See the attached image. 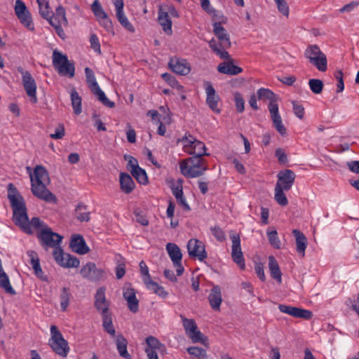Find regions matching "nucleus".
<instances>
[{
  "mask_svg": "<svg viewBox=\"0 0 359 359\" xmlns=\"http://www.w3.org/2000/svg\"><path fill=\"white\" fill-rule=\"evenodd\" d=\"M27 170L30 172L31 191L33 195L46 202L56 203V196L47 188V185L50 184V178L46 168L42 165H36L33 173L30 172L29 167Z\"/></svg>",
  "mask_w": 359,
  "mask_h": 359,
  "instance_id": "nucleus-1",
  "label": "nucleus"
},
{
  "mask_svg": "<svg viewBox=\"0 0 359 359\" xmlns=\"http://www.w3.org/2000/svg\"><path fill=\"white\" fill-rule=\"evenodd\" d=\"M8 198L13 208V220L27 233H32L29 229V219L25 201L13 184L8 185Z\"/></svg>",
  "mask_w": 359,
  "mask_h": 359,
  "instance_id": "nucleus-2",
  "label": "nucleus"
},
{
  "mask_svg": "<svg viewBox=\"0 0 359 359\" xmlns=\"http://www.w3.org/2000/svg\"><path fill=\"white\" fill-rule=\"evenodd\" d=\"M257 97L261 100H269V111L276 130L282 136L287 135V129L283 124L282 118L278 111V105L277 103V97L270 89L261 88L257 90Z\"/></svg>",
  "mask_w": 359,
  "mask_h": 359,
  "instance_id": "nucleus-3",
  "label": "nucleus"
},
{
  "mask_svg": "<svg viewBox=\"0 0 359 359\" xmlns=\"http://www.w3.org/2000/svg\"><path fill=\"white\" fill-rule=\"evenodd\" d=\"M180 168L184 176L194 178L203 175L208 166L203 158L192 156L181 161Z\"/></svg>",
  "mask_w": 359,
  "mask_h": 359,
  "instance_id": "nucleus-4",
  "label": "nucleus"
},
{
  "mask_svg": "<svg viewBox=\"0 0 359 359\" xmlns=\"http://www.w3.org/2000/svg\"><path fill=\"white\" fill-rule=\"evenodd\" d=\"M36 237L39 241L40 245L45 250L53 248V252L60 249V244L62 241L63 236L53 232L50 227L44 226L36 233Z\"/></svg>",
  "mask_w": 359,
  "mask_h": 359,
  "instance_id": "nucleus-5",
  "label": "nucleus"
},
{
  "mask_svg": "<svg viewBox=\"0 0 359 359\" xmlns=\"http://www.w3.org/2000/svg\"><path fill=\"white\" fill-rule=\"evenodd\" d=\"M53 65L61 76H69L70 78L74 76V64L69 61L67 55L57 50L53 52Z\"/></svg>",
  "mask_w": 359,
  "mask_h": 359,
  "instance_id": "nucleus-6",
  "label": "nucleus"
},
{
  "mask_svg": "<svg viewBox=\"0 0 359 359\" xmlns=\"http://www.w3.org/2000/svg\"><path fill=\"white\" fill-rule=\"evenodd\" d=\"M305 57L309 62L320 72H324L327 68V57L317 45L309 46L305 50Z\"/></svg>",
  "mask_w": 359,
  "mask_h": 359,
  "instance_id": "nucleus-7",
  "label": "nucleus"
},
{
  "mask_svg": "<svg viewBox=\"0 0 359 359\" xmlns=\"http://www.w3.org/2000/svg\"><path fill=\"white\" fill-rule=\"evenodd\" d=\"M50 333L51 337L49 340V345L57 355L66 357L69 351L67 341L63 338L55 325L50 327Z\"/></svg>",
  "mask_w": 359,
  "mask_h": 359,
  "instance_id": "nucleus-8",
  "label": "nucleus"
},
{
  "mask_svg": "<svg viewBox=\"0 0 359 359\" xmlns=\"http://www.w3.org/2000/svg\"><path fill=\"white\" fill-rule=\"evenodd\" d=\"M232 241L231 246V257L233 261L239 266L242 270L245 269V264L243 257V254L241 247V238L238 233H232L230 235Z\"/></svg>",
  "mask_w": 359,
  "mask_h": 359,
  "instance_id": "nucleus-9",
  "label": "nucleus"
},
{
  "mask_svg": "<svg viewBox=\"0 0 359 359\" xmlns=\"http://www.w3.org/2000/svg\"><path fill=\"white\" fill-rule=\"evenodd\" d=\"M53 255L55 262L62 267L76 268L79 266V260L76 257H73L69 254L64 253L62 248L56 250L55 252H53Z\"/></svg>",
  "mask_w": 359,
  "mask_h": 359,
  "instance_id": "nucleus-10",
  "label": "nucleus"
},
{
  "mask_svg": "<svg viewBox=\"0 0 359 359\" xmlns=\"http://www.w3.org/2000/svg\"><path fill=\"white\" fill-rule=\"evenodd\" d=\"M187 250L189 257L197 258L200 261L207 258L205 245L198 239H191L187 243Z\"/></svg>",
  "mask_w": 359,
  "mask_h": 359,
  "instance_id": "nucleus-11",
  "label": "nucleus"
},
{
  "mask_svg": "<svg viewBox=\"0 0 359 359\" xmlns=\"http://www.w3.org/2000/svg\"><path fill=\"white\" fill-rule=\"evenodd\" d=\"M80 273L83 278L90 281H98L102 278L104 271L97 268L95 263L88 262L81 268Z\"/></svg>",
  "mask_w": 359,
  "mask_h": 359,
  "instance_id": "nucleus-12",
  "label": "nucleus"
},
{
  "mask_svg": "<svg viewBox=\"0 0 359 359\" xmlns=\"http://www.w3.org/2000/svg\"><path fill=\"white\" fill-rule=\"evenodd\" d=\"M15 12L20 22L27 27L33 29L32 18L29 11L21 0L15 1Z\"/></svg>",
  "mask_w": 359,
  "mask_h": 359,
  "instance_id": "nucleus-13",
  "label": "nucleus"
},
{
  "mask_svg": "<svg viewBox=\"0 0 359 359\" xmlns=\"http://www.w3.org/2000/svg\"><path fill=\"white\" fill-rule=\"evenodd\" d=\"M277 177L278 181L276 185H279L280 188L284 189L285 191H288L292 188L294 182L296 175L292 170L285 169L280 171L277 175Z\"/></svg>",
  "mask_w": 359,
  "mask_h": 359,
  "instance_id": "nucleus-14",
  "label": "nucleus"
},
{
  "mask_svg": "<svg viewBox=\"0 0 359 359\" xmlns=\"http://www.w3.org/2000/svg\"><path fill=\"white\" fill-rule=\"evenodd\" d=\"M278 309L282 313H287L295 318L309 320L313 316L312 312L311 311L294 306L280 304L278 306Z\"/></svg>",
  "mask_w": 359,
  "mask_h": 359,
  "instance_id": "nucleus-15",
  "label": "nucleus"
},
{
  "mask_svg": "<svg viewBox=\"0 0 359 359\" xmlns=\"http://www.w3.org/2000/svg\"><path fill=\"white\" fill-rule=\"evenodd\" d=\"M213 32L219 40V47L222 49H227L231 47L229 35L226 30L222 26L220 22H215L212 25Z\"/></svg>",
  "mask_w": 359,
  "mask_h": 359,
  "instance_id": "nucleus-16",
  "label": "nucleus"
},
{
  "mask_svg": "<svg viewBox=\"0 0 359 359\" xmlns=\"http://www.w3.org/2000/svg\"><path fill=\"white\" fill-rule=\"evenodd\" d=\"M203 86L207 95L206 103L208 107L215 112L220 113V109L217 107L219 97L216 94V91L210 81H204Z\"/></svg>",
  "mask_w": 359,
  "mask_h": 359,
  "instance_id": "nucleus-17",
  "label": "nucleus"
},
{
  "mask_svg": "<svg viewBox=\"0 0 359 359\" xmlns=\"http://www.w3.org/2000/svg\"><path fill=\"white\" fill-rule=\"evenodd\" d=\"M109 302L105 297V288L102 287L97 289L95 295L94 306L95 309L101 313H107L109 311Z\"/></svg>",
  "mask_w": 359,
  "mask_h": 359,
  "instance_id": "nucleus-18",
  "label": "nucleus"
},
{
  "mask_svg": "<svg viewBox=\"0 0 359 359\" xmlns=\"http://www.w3.org/2000/svg\"><path fill=\"white\" fill-rule=\"evenodd\" d=\"M123 295L129 310L134 313H137L139 309V300L136 297L135 289L131 287H124Z\"/></svg>",
  "mask_w": 359,
  "mask_h": 359,
  "instance_id": "nucleus-19",
  "label": "nucleus"
},
{
  "mask_svg": "<svg viewBox=\"0 0 359 359\" xmlns=\"http://www.w3.org/2000/svg\"><path fill=\"white\" fill-rule=\"evenodd\" d=\"M24 89L32 103L37 102L36 83L32 75L27 76L22 79Z\"/></svg>",
  "mask_w": 359,
  "mask_h": 359,
  "instance_id": "nucleus-20",
  "label": "nucleus"
},
{
  "mask_svg": "<svg viewBox=\"0 0 359 359\" xmlns=\"http://www.w3.org/2000/svg\"><path fill=\"white\" fill-rule=\"evenodd\" d=\"M169 67L172 72L180 75H187L190 72V67L185 60L179 58H171L169 63Z\"/></svg>",
  "mask_w": 359,
  "mask_h": 359,
  "instance_id": "nucleus-21",
  "label": "nucleus"
},
{
  "mask_svg": "<svg viewBox=\"0 0 359 359\" xmlns=\"http://www.w3.org/2000/svg\"><path fill=\"white\" fill-rule=\"evenodd\" d=\"M69 247L74 252L79 255H85L90 250L83 236L81 235H73L72 236Z\"/></svg>",
  "mask_w": 359,
  "mask_h": 359,
  "instance_id": "nucleus-22",
  "label": "nucleus"
},
{
  "mask_svg": "<svg viewBox=\"0 0 359 359\" xmlns=\"http://www.w3.org/2000/svg\"><path fill=\"white\" fill-rule=\"evenodd\" d=\"M158 21L162 27L164 32L168 35H171L172 33V21L170 18V16L165 11H164L163 7L161 5L158 6Z\"/></svg>",
  "mask_w": 359,
  "mask_h": 359,
  "instance_id": "nucleus-23",
  "label": "nucleus"
},
{
  "mask_svg": "<svg viewBox=\"0 0 359 359\" xmlns=\"http://www.w3.org/2000/svg\"><path fill=\"white\" fill-rule=\"evenodd\" d=\"M208 300L212 309L214 311H219L220 305L222 302L221 288L218 286H214L208 296Z\"/></svg>",
  "mask_w": 359,
  "mask_h": 359,
  "instance_id": "nucleus-24",
  "label": "nucleus"
},
{
  "mask_svg": "<svg viewBox=\"0 0 359 359\" xmlns=\"http://www.w3.org/2000/svg\"><path fill=\"white\" fill-rule=\"evenodd\" d=\"M217 70L220 73L229 75H237L243 71L242 68L233 65L232 60L220 63Z\"/></svg>",
  "mask_w": 359,
  "mask_h": 359,
  "instance_id": "nucleus-25",
  "label": "nucleus"
},
{
  "mask_svg": "<svg viewBox=\"0 0 359 359\" xmlns=\"http://www.w3.org/2000/svg\"><path fill=\"white\" fill-rule=\"evenodd\" d=\"M121 191L128 194L135 189V184L131 176L126 172H121L119 177Z\"/></svg>",
  "mask_w": 359,
  "mask_h": 359,
  "instance_id": "nucleus-26",
  "label": "nucleus"
},
{
  "mask_svg": "<svg viewBox=\"0 0 359 359\" xmlns=\"http://www.w3.org/2000/svg\"><path fill=\"white\" fill-rule=\"evenodd\" d=\"M92 11L94 15L100 20H105V28L109 29L111 28V22L108 19L107 13L103 10L98 0H95L92 4Z\"/></svg>",
  "mask_w": 359,
  "mask_h": 359,
  "instance_id": "nucleus-27",
  "label": "nucleus"
},
{
  "mask_svg": "<svg viewBox=\"0 0 359 359\" xmlns=\"http://www.w3.org/2000/svg\"><path fill=\"white\" fill-rule=\"evenodd\" d=\"M292 234L295 237V242L297 245V251L302 257L305 255V250L307 245V240L306 236L302 232L297 229L292 231Z\"/></svg>",
  "mask_w": 359,
  "mask_h": 359,
  "instance_id": "nucleus-28",
  "label": "nucleus"
},
{
  "mask_svg": "<svg viewBox=\"0 0 359 359\" xmlns=\"http://www.w3.org/2000/svg\"><path fill=\"white\" fill-rule=\"evenodd\" d=\"M27 255L30 257V264L34 271L35 275L38 278L42 280H45V278L43 277V272L40 266L39 259L37 253L34 250H29L27 252Z\"/></svg>",
  "mask_w": 359,
  "mask_h": 359,
  "instance_id": "nucleus-29",
  "label": "nucleus"
},
{
  "mask_svg": "<svg viewBox=\"0 0 359 359\" xmlns=\"http://www.w3.org/2000/svg\"><path fill=\"white\" fill-rule=\"evenodd\" d=\"M115 342L119 355L126 359H131V355L127 351L128 341L126 339L120 334L116 336Z\"/></svg>",
  "mask_w": 359,
  "mask_h": 359,
  "instance_id": "nucleus-30",
  "label": "nucleus"
},
{
  "mask_svg": "<svg viewBox=\"0 0 359 359\" xmlns=\"http://www.w3.org/2000/svg\"><path fill=\"white\" fill-rule=\"evenodd\" d=\"M269 268L271 276L273 279H275L278 283H281L282 273L280 270L278 263L273 256H270L269 257Z\"/></svg>",
  "mask_w": 359,
  "mask_h": 359,
  "instance_id": "nucleus-31",
  "label": "nucleus"
},
{
  "mask_svg": "<svg viewBox=\"0 0 359 359\" xmlns=\"http://www.w3.org/2000/svg\"><path fill=\"white\" fill-rule=\"evenodd\" d=\"M166 250L173 264H177L182 262V255L180 248L176 244L172 243H167Z\"/></svg>",
  "mask_w": 359,
  "mask_h": 359,
  "instance_id": "nucleus-32",
  "label": "nucleus"
},
{
  "mask_svg": "<svg viewBox=\"0 0 359 359\" xmlns=\"http://www.w3.org/2000/svg\"><path fill=\"white\" fill-rule=\"evenodd\" d=\"M192 148L189 149L188 154L194 155L193 156H199L203 158L204 156H209L206 152V147L203 142L196 140Z\"/></svg>",
  "mask_w": 359,
  "mask_h": 359,
  "instance_id": "nucleus-33",
  "label": "nucleus"
},
{
  "mask_svg": "<svg viewBox=\"0 0 359 359\" xmlns=\"http://www.w3.org/2000/svg\"><path fill=\"white\" fill-rule=\"evenodd\" d=\"M0 287L2 288L6 293L9 294L15 295L16 294V292L11 286L9 278L5 271L0 273Z\"/></svg>",
  "mask_w": 359,
  "mask_h": 359,
  "instance_id": "nucleus-34",
  "label": "nucleus"
},
{
  "mask_svg": "<svg viewBox=\"0 0 359 359\" xmlns=\"http://www.w3.org/2000/svg\"><path fill=\"white\" fill-rule=\"evenodd\" d=\"M71 101L74 114H80L82 111L81 97L74 88L71 90Z\"/></svg>",
  "mask_w": 359,
  "mask_h": 359,
  "instance_id": "nucleus-35",
  "label": "nucleus"
},
{
  "mask_svg": "<svg viewBox=\"0 0 359 359\" xmlns=\"http://www.w3.org/2000/svg\"><path fill=\"white\" fill-rule=\"evenodd\" d=\"M146 343L147 347L146 348H151L152 350L156 351V349L165 352L166 348L163 344H162L158 339L153 336H149L146 338Z\"/></svg>",
  "mask_w": 359,
  "mask_h": 359,
  "instance_id": "nucleus-36",
  "label": "nucleus"
},
{
  "mask_svg": "<svg viewBox=\"0 0 359 359\" xmlns=\"http://www.w3.org/2000/svg\"><path fill=\"white\" fill-rule=\"evenodd\" d=\"M97 97V99L106 107L113 108L114 107V102L110 101L105 95L104 93L101 90L100 86L93 89L91 90Z\"/></svg>",
  "mask_w": 359,
  "mask_h": 359,
  "instance_id": "nucleus-37",
  "label": "nucleus"
},
{
  "mask_svg": "<svg viewBox=\"0 0 359 359\" xmlns=\"http://www.w3.org/2000/svg\"><path fill=\"white\" fill-rule=\"evenodd\" d=\"M97 97V99L106 107L113 108L114 107V102L110 101L105 95L104 93L101 90L100 86L93 89L91 90Z\"/></svg>",
  "mask_w": 359,
  "mask_h": 359,
  "instance_id": "nucleus-38",
  "label": "nucleus"
},
{
  "mask_svg": "<svg viewBox=\"0 0 359 359\" xmlns=\"http://www.w3.org/2000/svg\"><path fill=\"white\" fill-rule=\"evenodd\" d=\"M187 352L191 355V359H207V352L205 349L197 346L187 348Z\"/></svg>",
  "mask_w": 359,
  "mask_h": 359,
  "instance_id": "nucleus-39",
  "label": "nucleus"
},
{
  "mask_svg": "<svg viewBox=\"0 0 359 359\" xmlns=\"http://www.w3.org/2000/svg\"><path fill=\"white\" fill-rule=\"evenodd\" d=\"M274 191V198L276 201L281 206H286L288 204V201L284 193L285 190L280 188L279 185H276Z\"/></svg>",
  "mask_w": 359,
  "mask_h": 359,
  "instance_id": "nucleus-40",
  "label": "nucleus"
},
{
  "mask_svg": "<svg viewBox=\"0 0 359 359\" xmlns=\"http://www.w3.org/2000/svg\"><path fill=\"white\" fill-rule=\"evenodd\" d=\"M51 18L53 19L55 22L62 24L65 26H67L68 24L65 10L62 6L57 8L55 15L53 17L51 15Z\"/></svg>",
  "mask_w": 359,
  "mask_h": 359,
  "instance_id": "nucleus-41",
  "label": "nucleus"
},
{
  "mask_svg": "<svg viewBox=\"0 0 359 359\" xmlns=\"http://www.w3.org/2000/svg\"><path fill=\"white\" fill-rule=\"evenodd\" d=\"M87 206L84 204L80 203L79 204L75 210L76 212V217L80 222H88L90 220V213L88 212H82L83 210H86Z\"/></svg>",
  "mask_w": 359,
  "mask_h": 359,
  "instance_id": "nucleus-42",
  "label": "nucleus"
},
{
  "mask_svg": "<svg viewBox=\"0 0 359 359\" xmlns=\"http://www.w3.org/2000/svg\"><path fill=\"white\" fill-rule=\"evenodd\" d=\"M130 172L139 183L142 184L147 183L148 177L144 169L141 168L140 167L137 168H136V169L132 170Z\"/></svg>",
  "mask_w": 359,
  "mask_h": 359,
  "instance_id": "nucleus-43",
  "label": "nucleus"
},
{
  "mask_svg": "<svg viewBox=\"0 0 359 359\" xmlns=\"http://www.w3.org/2000/svg\"><path fill=\"white\" fill-rule=\"evenodd\" d=\"M187 336L191 339L194 343H201L204 345H207L206 343L208 341V339L206 337L203 335V334L198 330V327L196 328L193 332H190Z\"/></svg>",
  "mask_w": 359,
  "mask_h": 359,
  "instance_id": "nucleus-44",
  "label": "nucleus"
},
{
  "mask_svg": "<svg viewBox=\"0 0 359 359\" xmlns=\"http://www.w3.org/2000/svg\"><path fill=\"white\" fill-rule=\"evenodd\" d=\"M71 297V293L69 289L67 287H63L60 294V306L62 311H65L69 306V300Z\"/></svg>",
  "mask_w": 359,
  "mask_h": 359,
  "instance_id": "nucleus-45",
  "label": "nucleus"
},
{
  "mask_svg": "<svg viewBox=\"0 0 359 359\" xmlns=\"http://www.w3.org/2000/svg\"><path fill=\"white\" fill-rule=\"evenodd\" d=\"M196 141V139L193 137L191 135L189 134L185 135L181 139H178L177 141V143L182 142L183 144V149L185 152L188 153L189 149L192 148V145L195 144V142Z\"/></svg>",
  "mask_w": 359,
  "mask_h": 359,
  "instance_id": "nucleus-46",
  "label": "nucleus"
},
{
  "mask_svg": "<svg viewBox=\"0 0 359 359\" xmlns=\"http://www.w3.org/2000/svg\"><path fill=\"white\" fill-rule=\"evenodd\" d=\"M267 236L269 243L273 248L275 249H280L281 248V242L276 230L267 231Z\"/></svg>",
  "mask_w": 359,
  "mask_h": 359,
  "instance_id": "nucleus-47",
  "label": "nucleus"
},
{
  "mask_svg": "<svg viewBox=\"0 0 359 359\" xmlns=\"http://www.w3.org/2000/svg\"><path fill=\"white\" fill-rule=\"evenodd\" d=\"M85 74L86 76V81L88 84V87L92 90L93 89L97 88L99 86L96 81L95 76L94 75V73L91 69L89 67L85 68Z\"/></svg>",
  "mask_w": 359,
  "mask_h": 359,
  "instance_id": "nucleus-48",
  "label": "nucleus"
},
{
  "mask_svg": "<svg viewBox=\"0 0 359 359\" xmlns=\"http://www.w3.org/2000/svg\"><path fill=\"white\" fill-rule=\"evenodd\" d=\"M309 86L311 90L315 94H320L323 89V83L321 80L312 79L309 81Z\"/></svg>",
  "mask_w": 359,
  "mask_h": 359,
  "instance_id": "nucleus-49",
  "label": "nucleus"
},
{
  "mask_svg": "<svg viewBox=\"0 0 359 359\" xmlns=\"http://www.w3.org/2000/svg\"><path fill=\"white\" fill-rule=\"evenodd\" d=\"M116 17L118 22L121 24L123 27H124L127 30L130 32H135L134 27L130 24V22L127 19L126 16L124 15L123 11L117 13Z\"/></svg>",
  "mask_w": 359,
  "mask_h": 359,
  "instance_id": "nucleus-50",
  "label": "nucleus"
},
{
  "mask_svg": "<svg viewBox=\"0 0 359 359\" xmlns=\"http://www.w3.org/2000/svg\"><path fill=\"white\" fill-rule=\"evenodd\" d=\"M182 319L183 326L185 330V332L189 334L191 332H193L197 328V325L194 319H189L181 316Z\"/></svg>",
  "mask_w": 359,
  "mask_h": 359,
  "instance_id": "nucleus-51",
  "label": "nucleus"
},
{
  "mask_svg": "<svg viewBox=\"0 0 359 359\" xmlns=\"http://www.w3.org/2000/svg\"><path fill=\"white\" fill-rule=\"evenodd\" d=\"M233 96H234V101H235V104H236V110L239 113L243 112L245 109V100L243 98L242 95L238 92H236V93H234Z\"/></svg>",
  "mask_w": 359,
  "mask_h": 359,
  "instance_id": "nucleus-52",
  "label": "nucleus"
},
{
  "mask_svg": "<svg viewBox=\"0 0 359 359\" xmlns=\"http://www.w3.org/2000/svg\"><path fill=\"white\" fill-rule=\"evenodd\" d=\"M278 11L285 17L289 16V6L285 0H274Z\"/></svg>",
  "mask_w": 359,
  "mask_h": 359,
  "instance_id": "nucleus-53",
  "label": "nucleus"
},
{
  "mask_svg": "<svg viewBox=\"0 0 359 359\" xmlns=\"http://www.w3.org/2000/svg\"><path fill=\"white\" fill-rule=\"evenodd\" d=\"M161 77L172 88H182V86L178 83L175 78L168 73H164Z\"/></svg>",
  "mask_w": 359,
  "mask_h": 359,
  "instance_id": "nucleus-54",
  "label": "nucleus"
},
{
  "mask_svg": "<svg viewBox=\"0 0 359 359\" xmlns=\"http://www.w3.org/2000/svg\"><path fill=\"white\" fill-rule=\"evenodd\" d=\"M171 190L175 198H178L180 196H182V195H183L182 180H179L177 184H173L171 186Z\"/></svg>",
  "mask_w": 359,
  "mask_h": 359,
  "instance_id": "nucleus-55",
  "label": "nucleus"
},
{
  "mask_svg": "<svg viewBox=\"0 0 359 359\" xmlns=\"http://www.w3.org/2000/svg\"><path fill=\"white\" fill-rule=\"evenodd\" d=\"M202 8L208 14L212 15L214 18L217 16V12L210 6L209 0H200Z\"/></svg>",
  "mask_w": 359,
  "mask_h": 359,
  "instance_id": "nucleus-56",
  "label": "nucleus"
},
{
  "mask_svg": "<svg viewBox=\"0 0 359 359\" xmlns=\"http://www.w3.org/2000/svg\"><path fill=\"white\" fill-rule=\"evenodd\" d=\"M39 13L41 15L48 20L49 21L51 18L52 13L49 11V4L48 2L43 4V5L39 6Z\"/></svg>",
  "mask_w": 359,
  "mask_h": 359,
  "instance_id": "nucleus-57",
  "label": "nucleus"
},
{
  "mask_svg": "<svg viewBox=\"0 0 359 359\" xmlns=\"http://www.w3.org/2000/svg\"><path fill=\"white\" fill-rule=\"evenodd\" d=\"M293 106V111L294 114L298 117L299 119H303L304 116V108L302 105L299 104L297 102L293 101L292 102Z\"/></svg>",
  "mask_w": 359,
  "mask_h": 359,
  "instance_id": "nucleus-58",
  "label": "nucleus"
},
{
  "mask_svg": "<svg viewBox=\"0 0 359 359\" xmlns=\"http://www.w3.org/2000/svg\"><path fill=\"white\" fill-rule=\"evenodd\" d=\"M124 158L125 160L128 161L127 168L130 172L132 171V170H135L136 169V168H137L140 167L138 165V162L135 158L129 155H125Z\"/></svg>",
  "mask_w": 359,
  "mask_h": 359,
  "instance_id": "nucleus-59",
  "label": "nucleus"
},
{
  "mask_svg": "<svg viewBox=\"0 0 359 359\" xmlns=\"http://www.w3.org/2000/svg\"><path fill=\"white\" fill-rule=\"evenodd\" d=\"M335 78L338 81L337 93H341L344 90V84L343 80V72L341 70H338L335 73Z\"/></svg>",
  "mask_w": 359,
  "mask_h": 359,
  "instance_id": "nucleus-60",
  "label": "nucleus"
},
{
  "mask_svg": "<svg viewBox=\"0 0 359 359\" xmlns=\"http://www.w3.org/2000/svg\"><path fill=\"white\" fill-rule=\"evenodd\" d=\"M90 47L99 53H101L100 44L97 36L95 34H92L90 37Z\"/></svg>",
  "mask_w": 359,
  "mask_h": 359,
  "instance_id": "nucleus-61",
  "label": "nucleus"
},
{
  "mask_svg": "<svg viewBox=\"0 0 359 359\" xmlns=\"http://www.w3.org/2000/svg\"><path fill=\"white\" fill-rule=\"evenodd\" d=\"M65 128L63 125L60 124L56 128L55 133L50 135L52 139L58 140L62 139L65 136Z\"/></svg>",
  "mask_w": 359,
  "mask_h": 359,
  "instance_id": "nucleus-62",
  "label": "nucleus"
},
{
  "mask_svg": "<svg viewBox=\"0 0 359 359\" xmlns=\"http://www.w3.org/2000/svg\"><path fill=\"white\" fill-rule=\"evenodd\" d=\"M359 6V1H351L349 4H347L344 5L342 8L339 9V11L341 13H350L351 12L354 8L358 7Z\"/></svg>",
  "mask_w": 359,
  "mask_h": 359,
  "instance_id": "nucleus-63",
  "label": "nucleus"
},
{
  "mask_svg": "<svg viewBox=\"0 0 359 359\" xmlns=\"http://www.w3.org/2000/svg\"><path fill=\"white\" fill-rule=\"evenodd\" d=\"M211 231L218 241H223L225 240V233L219 227L215 226L211 229Z\"/></svg>",
  "mask_w": 359,
  "mask_h": 359,
  "instance_id": "nucleus-64",
  "label": "nucleus"
}]
</instances>
